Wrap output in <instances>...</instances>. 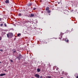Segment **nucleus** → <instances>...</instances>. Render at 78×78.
<instances>
[{
	"label": "nucleus",
	"mask_w": 78,
	"mask_h": 78,
	"mask_svg": "<svg viewBox=\"0 0 78 78\" xmlns=\"http://www.w3.org/2000/svg\"><path fill=\"white\" fill-rule=\"evenodd\" d=\"M7 37L8 38H11L13 36V34L12 33H9L7 35Z\"/></svg>",
	"instance_id": "nucleus-1"
},
{
	"label": "nucleus",
	"mask_w": 78,
	"mask_h": 78,
	"mask_svg": "<svg viewBox=\"0 0 78 78\" xmlns=\"http://www.w3.org/2000/svg\"><path fill=\"white\" fill-rule=\"evenodd\" d=\"M34 76L36 78H39V77H40V76H39V75L37 74H35L34 75Z\"/></svg>",
	"instance_id": "nucleus-2"
},
{
	"label": "nucleus",
	"mask_w": 78,
	"mask_h": 78,
	"mask_svg": "<svg viewBox=\"0 0 78 78\" xmlns=\"http://www.w3.org/2000/svg\"><path fill=\"white\" fill-rule=\"evenodd\" d=\"M17 58H18L19 60H20V58H22V55L20 54L18 57H17Z\"/></svg>",
	"instance_id": "nucleus-3"
},
{
	"label": "nucleus",
	"mask_w": 78,
	"mask_h": 78,
	"mask_svg": "<svg viewBox=\"0 0 78 78\" xmlns=\"http://www.w3.org/2000/svg\"><path fill=\"white\" fill-rule=\"evenodd\" d=\"M62 34H63V33H61L60 34L59 39H61L62 38Z\"/></svg>",
	"instance_id": "nucleus-4"
},
{
	"label": "nucleus",
	"mask_w": 78,
	"mask_h": 78,
	"mask_svg": "<svg viewBox=\"0 0 78 78\" xmlns=\"http://www.w3.org/2000/svg\"><path fill=\"white\" fill-rule=\"evenodd\" d=\"M32 5V2L29 3L27 4V6H31Z\"/></svg>",
	"instance_id": "nucleus-5"
},
{
	"label": "nucleus",
	"mask_w": 78,
	"mask_h": 78,
	"mask_svg": "<svg viewBox=\"0 0 78 78\" xmlns=\"http://www.w3.org/2000/svg\"><path fill=\"white\" fill-rule=\"evenodd\" d=\"M5 3H9V1L8 0H6L5 1Z\"/></svg>",
	"instance_id": "nucleus-6"
},
{
	"label": "nucleus",
	"mask_w": 78,
	"mask_h": 78,
	"mask_svg": "<svg viewBox=\"0 0 78 78\" xmlns=\"http://www.w3.org/2000/svg\"><path fill=\"white\" fill-rule=\"evenodd\" d=\"M34 14L32 13L31 14L30 16V17H34Z\"/></svg>",
	"instance_id": "nucleus-7"
},
{
	"label": "nucleus",
	"mask_w": 78,
	"mask_h": 78,
	"mask_svg": "<svg viewBox=\"0 0 78 78\" xmlns=\"http://www.w3.org/2000/svg\"><path fill=\"white\" fill-rule=\"evenodd\" d=\"M4 75H6V74L5 73L1 74L0 75V76H4Z\"/></svg>",
	"instance_id": "nucleus-8"
},
{
	"label": "nucleus",
	"mask_w": 78,
	"mask_h": 78,
	"mask_svg": "<svg viewBox=\"0 0 78 78\" xmlns=\"http://www.w3.org/2000/svg\"><path fill=\"white\" fill-rule=\"evenodd\" d=\"M48 10H49V7H46V11H48Z\"/></svg>",
	"instance_id": "nucleus-9"
},
{
	"label": "nucleus",
	"mask_w": 78,
	"mask_h": 78,
	"mask_svg": "<svg viewBox=\"0 0 78 78\" xmlns=\"http://www.w3.org/2000/svg\"><path fill=\"white\" fill-rule=\"evenodd\" d=\"M65 41L66 42H69V40L67 39H65Z\"/></svg>",
	"instance_id": "nucleus-10"
},
{
	"label": "nucleus",
	"mask_w": 78,
	"mask_h": 78,
	"mask_svg": "<svg viewBox=\"0 0 78 78\" xmlns=\"http://www.w3.org/2000/svg\"><path fill=\"white\" fill-rule=\"evenodd\" d=\"M37 71L38 72H40V71H41V69H37Z\"/></svg>",
	"instance_id": "nucleus-11"
},
{
	"label": "nucleus",
	"mask_w": 78,
	"mask_h": 78,
	"mask_svg": "<svg viewBox=\"0 0 78 78\" xmlns=\"http://www.w3.org/2000/svg\"><path fill=\"white\" fill-rule=\"evenodd\" d=\"M78 76V73H76L75 74V77H76Z\"/></svg>",
	"instance_id": "nucleus-12"
},
{
	"label": "nucleus",
	"mask_w": 78,
	"mask_h": 78,
	"mask_svg": "<svg viewBox=\"0 0 78 78\" xmlns=\"http://www.w3.org/2000/svg\"><path fill=\"white\" fill-rule=\"evenodd\" d=\"M47 12H48V13H50L51 12V11L49 10H48V11H47Z\"/></svg>",
	"instance_id": "nucleus-13"
},
{
	"label": "nucleus",
	"mask_w": 78,
	"mask_h": 78,
	"mask_svg": "<svg viewBox=\"0 0 78 78\" xmlns=\"http://www.w3.org/2000/svg\"><path fill=\"white\" fill-rule=\"evenodd\" d=\"M61 3V0H60L59 2H58V4H59V3Z\"/></svg>",
	"instance_id": "nucleus-14"
},
{
	"label": "nucleus",
	"mask_w": 78,
	"mask_h": 78,
	"mask_svg": "<svg viewBox=\"0 0 78 78\" xmlns=\"http://www.w3.org/2000/svg\"><path fill=\"white\" fill-rule=\"evenodd\" d=\"M20 35H21V34H17V36L19 37V36H20Z\"/></svg>",
	"instance_id": "nucleus-15"
},
{
	"label": "nucleus",
	"mask_w": 78,
	"mask_h": 78,
	"mask_svg": "<svg viewBox=\"0 0 78 78\" xmlns=\"http://www.w3.org/2000/svg\"><path fill=\"white\" fill-rule=\"evenodd\" d=\"M22 16V14L21 13H19L18 14V16Z\"/></svg>",
	"instance_id": "nucleus-16"
},
{
	"label": "nucleus",
	"mask_w": 78,
	"mask_h": 78,
	"mask_svg": "<svg viewBox=\"0 0 78 78\" xmlns=\"http://www.w3.org/2000/svg\"><path fill=\"white\" fill-rule=\"evenodd\" d=\"M47 78H51V76H48L47 77Z\"/></svg>",
	"instance_id": "nucleus-17"
},
{
	"label": "nucleus",
	"mask_w": 78,
	"mask_h": 78,
	"mask_svg": "<svg viewBox=\"0 0 78 78\" xmlns=\"http://www.w3.org/2000/svg\"><path fill=\"white\" fill-rule=\"evenodd\" d=\"M64 71H62V75H63V74H64Z\"/></svg>",
	"instance_id": "nucleus-18"
},
{
	"label": "nucleus",
	"mask_w": 78,
	"mask_h": 78,
	"mask_svg": "<svg viewBox=\"0 0 78 78\" xmlns=\"http://www.w3.org/2000/svg\"><path fill=\"white\" fill-rule=\"evenodd\" d=\"M2 37H1V36H0V41L2 40Z\"/></svg>",
	"instance_id": "nucleus-19"
},
{
	"label": "nucleus",
	"mask_w": 78,
	"mask_h": 78,
	"mask_svg": "<svg viewBox=\"0 0 78 78\" xmlns=\"http://www.w3.org/2000/svg\"><path fill=\"white\" fill-rule=\"evenodd\" d=\"M10 61L12 62H14V61H13V60H10Z\"/></svg>",
	"instance_id": "nucleus-20"
},
{
	"label": "nucleus",
	"mask_w": 78,
	"mask_h": 78,
	"mask_svg": "<svg viewBox=\"0 0 78 78\" xmlns=\"http://www.w3.org/2000/svg\"><path fill=\"white\" fill-rule=\"evenodd\" d=\"M56 70H59V69L57 67L56 69Z\"/></svg>",
	"instance_id": "nucleus-21"
},
{
	"label": "nucleus",
	"mask_w": 78,
	"mask_h": 78,
	"mask_svg": "<svg viewBox=\"0 0 78 78\" xmlns=\"http://www.w3.org/2000/svg\"><path fill=\"white\" fill-rule=\"evenodd\" d=\"M36 9L35 8H34L33 9V10H36Z\"/></svg>",
	"instance_id": "nucleus-22"
},
{
	"label": "nucleus",
	"mask_w": 78,
	"mask_h": 78,
	"mask_svg": "<svg viewBox=\"0 0 78 78\" xmlns=\"http://www.w3.org/2000/svg\"><path fill=\"white\" fill-rule=\"evenodd\" d=\"M0 26H1V27H2L3 26V24H0Z\"/></svg>",
	"instance_id": "nucleus-23"
},
{
	"label": "nucleus",
	"mask_w": 78,
	"mask_h": 78,
	"mask_svg": "<svg viewBox=\"0 0 78 78\" xmlns=\"http://www.w3.org/2000/svg\"><path fill=\"white\" fill-rule=\"evenodd\" d=\"M5 27H6V23L4 24Z\"/></svg>",
	"instance_id": "nucleus-24"
},
{
	"label": "nucleus",
	"mask_w": 78,
	"mask_h": 78,
	"mask_svg": "<svg viewBox=\"0 0 78 78\" xmlns=\"http://www.w3.org/2000/svg\"><path fill=\"white\" fill-rule=\"evenodd\" d=\"M40 78H42V76H40Z\"/></svg>",
	"instance_id": "nucleus-25"
},
{
	"label": "nucleus",
	"mask_w": 78,
	"mask_h": 78,
	"mask_svg": "<svg viewBox=\"0 0 78 78\" xmlns=\"http://www.w3.org/2000/svg\"><path fill=\"white\" fill-rule=\"evenodd\" d=\"M16 51H13V53H16Z\"/></svg>",
	"instance_id": "nucleus-26"
},
{
	"label": "nucleus",
	"mask_w": 78,
	"mask_h": 78,
	"mask_svg": "<svg viewBox=\"0 0 78 78\" xmlns=\"http://www.w3.org/2000/svg\"><path fill=\"white\" fill-rule=\"evenodd\" d=\"M0 51H1L2 52V51H3V50H2V49H0Z\"/></svg>",
	"instance_id": "nucleus-27"
},
{
	"label": "nucleus",
	"mask_w": 78,
	"mask_h": 78,
	"mask_svg": "<svg viewBox=\"0 0 78 78\" xmlns=\"http://www.w3.org/2000/svg\"><path fill=\"white\" fill-rule=\"evenodd\" d=\"M0 21H2V20H1V18H0Z\"/></svg>",
	"instance_id": "nucleus-28"
},
{
	"label": "nucleus",
	"mask_w": 78,
	"mask_h": 78,
	"mask_svg": "<svg viewBox=\"0 0 78 78\" xmlns=\"http://www.w3.org/2000/svg\"><path fill=\"white\" fill-rule=\"evenodd\" d=\"M76 78H78V76H77L76 77Z\"/></svg>",
	"instance_id": "nucleus-29"
},
{
	"label": "nucleus",
	"mask_w": 78,
	"mask_h": 78,
	"mask_svg": "<svg viewBox=\"0 0 78 78\" xmlns=\"http://www.w3.org/2000/svg\"><path fill=\"white\" fill-rule=\"evenodd\" d=\"M58 72H59V71H58L57 72V73H58Z\"/></svg>",
	"instance_id": "nucleus-30"
},
{
	"label": "nucleus",
	"mask_w": 78,
	"mask_h": 78,
	"mask_svg": "<svg viewBox=\"0 0 78 78\" xmlns=\"http://www.w3.org/2000/svg\"><path fill=\"white\" fill-rule=\"evenodd\" d=\"M4 71H6V70L5 69L4 70Z\"/></svg>",
	"instance_id": "nucleus-31"
},
{
	"label": "nucleus",
	"mask_w": 78,
	"mask_h": 78,
	"mask_svg": "<svg viewBox=\"0 0 78 78\" xmlns=\"http://www.w3.org/2000/svg\"><path fill=\"white\" fill-rule=\"evenodd\" d=\"M0 63H2V62H0Z\"/></svg>",
	"instance_id": "nucleus-32"
},
{
	"label": "nucleus",
	"mask_w": 78,
	"mask_h": 78,
	"mask_svg": "<svg viewBox=\"0 0 78 78\" xmlns=\"http://www.w3.org/2000/svg\"><path fill=\"white\" fill-rule=\"evenodd\" d=\"M55 66L54 67V68H55Z\"/></svg>",
	"instance_id": "nucleus-33"
},
{
	"label": "nucleus",
	"mask_w": 78,
	"mask_h": 78,
	"mask_svg": "<svg viewBox=\"0 0 78 78\" xmlns=\"http://www.w3.org/2000/svg\"><path fill=\"white\" fill-rule=\"evenodd\" d=\"M61 78H63V77H61Z\"/></svg>",
	"instance_id": "nucleus-34"
},
{
	"label": "nucleus",
	"mask_w": 78,
	"mask_h": 78,
	"mask_svg": "<svg viewBox=\"0 0 78 78\" xmlns=\"http://www.w3.org/2000/svg\"><path fill=\"white\" fill-rule=\"evenodd\" d=\"M49 15H50V14H49Z\"/></svg>",
	"instance_id": "nucleus-35"
}]
</instances>
